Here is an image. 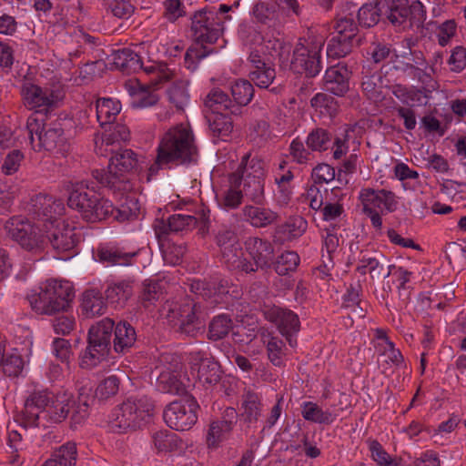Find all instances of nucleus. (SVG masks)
Here are the masks:
<instances>
[{
    "label": "nucleus",
    "instance_id": "14",
    "mask_svg": "<svg viewBox=\"0 0 466 466\" xmlns=\"http://www.w3.org/2000/svg\"><path fill=\"white\" fill-rule=\"evenodd\" d=\"M30 143L34 149L54 150L63 142V129L55 126H45L37 115L32 114L26 121Z\"/></svg>",
    "mask_w": 466,
    "mask_h": 466
},
{
    "label": "nucleus",
    "instance_id": "53",
    "mask_svg": "<svg viewBox=\"0 0 466 466\" xmlns=\"http://www.w3.org/2000/svg\"><path fill=\"white\" fill-rule=\"evenodd\" d=\"M265 178H241L243 194L251 201L261 203L264 199Z\"/></svg>",
    "mask_w": 466,
    "mask_h": 466
},
{
    "label": "nucleus",
    "instance_id": "50",
    "mask_svg": "<svg viewBox=\"0 0 466 466\" xmlns=\"http://www.w3.org/2000/svg\"><path fill=\"white\" fill-rule=\"evenodd\" d=\"M234 104L247 106L254 96V87L248 80L238 79L230 86Z\"/></svg>",
    "mask_w": 466,
    "mask_h": 466
},
{
    "label": "nucleus",
    "instance_id": "40",
    "mask_svg": "<svg viewBox=\"0 0 466 466\" xmlns=\"http://www.w3.org/2000/svg\"><path fill=\"white\" fill-rule=\"evenodd\" d=\"M301 415L305 420L329 425L337 419V414L330 410H323L317 403L305 401L301 405Z\"/></svg>",
    "mask_w": 466,
    "mask_h": 466
},
{
    "label": "nucleus",
    "instance_id": "36",
    "mask_svg": "<svg viewBox=\"0 0 466 466\" xmlns=\"http://www.w3.org/2000/svg\"><path fill=\"white\" fill-rule=\"evenodd\" d=\"M152 448L157 454H167L182 448V441L168 430H160L152 433Z\"/></svg>",
    "mask_w": 466,
    "mask_h": 466
},
{
    "label": "nucleus",
    "instance_id": "19",
    "mask_svg": "<svg viewBox=\"0 0 466 466\" xmlns=\"http://www.w3.org/2000/svg\"><path fill=\"white\" fill-rule=\"evenodd\" d=\"M199 307L197 304L187 300L183 304H175L168 309V315L171 322L179 326L182 333L195 337L204 328L203 321L198 316Z\"/></svg>",
    "mask_w": 466,
    "mask_h": 466
},
{
    "label": "nucleus",
    "instance_id": "11",
    "mask_svg": "<svg viewBox=\"0 0 466 466\" xmlns=\"http://www.w3.org/2000/svg\"><path fill=\"white\" fill-rule=\"evenodd\" d=\"M199 405L192 396L172 401L163 412L167 425L176 431H187L192 428L198 420Z\"/></svg>",
    "mask_w": 466,
    "mask_h": 466
},
{
    "label": "nucleus",
    "instance_id": "52",
    "mask_svg": "<svg viewBox=\"0 0 466 466\" xmlns=\"http://www.w3.org/2000/svg\"><path fill=\"white\" fill-rule=\"evenodd\" d=\"M208 121L212 134L222 139L228 137L233 130V122L228 113L213 114Z\"/></svg>",
    "mask_w": 466,
    "mask_h": 466
},
{
    "label": "nucleus",
    "instance_id": "27",
    "mask_svg": "<svg viewBox=\"0 0 466 466\" xmlns=\"http://www.w3.org/2000/svg\"><path fill=\"white\" fill-rule=\"evenodd\" d=\"M245 248L257 268L270 267L274 258V248L270 241L258 237H249L245 241Z\"/></svg>",
    "mask_w": 466,
    "mask_h": 466
},
{
    "label": "nucleus",
    "instance_id": "8",
    "mask_svg": "<svg viewBox=\"0 0 466 466\" xmlns=\"http://www.w3.org/2000/svg\"><path fill=\"white\" fill-rule=\"evenodd\" d=\"M216 243L220 249L224 262L229 268L239 269L246 273L257 270L253 263L243 258L241 245L234 230L228 228L219 229L216 234Z\"/></svg>",
    "mask_w": 466,
    "mask_h": 466
},
{
    "label": "nucleus",
    "instance_id": "58",
    "mask_svg": "<svg viewBox=\"0 0 466 466\" xmlns=\"http://www.w3.org/2000/svg\"><path fill=\"white\" fill-rule=\"evenodd\" d=\"M289 157L292 161L299 165H308L314 160V154L306 147L304 143L295 138L291 141L289 147Z\"/></svg>",
    "mask_w": 466,
    "mask_h": 466
},
{
    "label": "nucleus",
    "instance_id": "41",
    "mask_svg": "<svg viewBox=\"0 0 466 466\" xmlns=\"http://www.w3.org/2000/svg\"><path fill=\"white\" fill-rule=\"evenodd\" d=\"M244 219L251 226L264 228L277 220L278 215L269 208L246 206L242 209Z\"/></svg>",
    "mask_w": 466,
    "mask_h": 466
},
{
    "label": "nucleus",
    "instance_id": "20",
    "mask_svg": "<svg viewBox=\"0 0 466 466\" xmlns=\"http://www.w3.org/2000/svg\"><path fill=\"white\" fill-rule=\"evenodd\" d=\"M264 318L273 323L280 334L286 337L289 344L294 347L297 344L293 335L299 330V319L296 313L288 309L275 305H266L263 309Z\"/></svg>",
    "mask_w": 466,
    "mask_h": 466
},
{
    "label": "nucleus",
    "instance_id": "54",
    "mask_svg": "<svg viewBox=\"0 0 466 466\" xmlns=\"http://www.w3.org/2000/svg\"><path fill=\"white\" fill-rule=\"evenodd\" d=\"M108 350L93 347V344L88 342V346L80 357L79 365L83 369L91 370L100 364L107 356Z\"/></svg>",
    "mask_w": 466,
    "mask_h": 466
},
{
    "label": "nucleus",
    "instance_id": "28",
    "mask_svg": "<svg viewBox=\"0 0 466 466\" xmlns=\"http://www.w3.org/2000/svg\"><path fill=\"white\" fill-rule=\"evenodd\" d=\"M125 88L131 96V106L134 108H146L155 106L158 100V95L141 84L137 79H130L125 83Z\"/></svg>",
    "mask_w": 466,
    "mask_h": 466
},
{
    "label": "nucleus",
    "instance_id": "43",
    "mask_svg": "<svg viewBox=\"0 0 466 466\" xmlns=\"http://www.w3.org/2000/svg\"><path fill=\"white\" fill-rule=\"evenodd\" d=\"M105 293L110 304L123 307L133 295V286L127 280L112 282L107 286Z\"/></svg>",
    "mask_w": 466,
    "mask_h": 466
},
{
    "label": "nucleus",
    "instance_id": "42",
    "mask_svg": "<svg viewBox=\"0 0 466 466\" xmlns=\"http://www.w3.org/2000/svg\"><path fill=\"white\" fill-rule=\"evenodd\" d=\"M121 111V104L113 98H98L96 103V119L100 126L113 124Z\"/></svg>",
    "mask_w": 466,
    "mask_h": 466
},
{
    "label": "nucleus",
    "instance_id": "22",
    "mask_svg": "<svg viewBox=\"0 0 466 466\" xmlns=\"http://www.w3.org/2000/svg\"><path fill=\"white\" fill-rule=\"evenodd\" d=\"M359 199L362 211H378L381 214L394 212L399 205L396 195L387 189L364 187L360 191Z\"/></svg>",
    "mask_w": 466,
    "mask_h": 466
},
{
    "label": "nucleus",
    "instance_id": "29",
    "mask_svg": "<svg viewBox=\"0 0 466 466\" xmlns=\"http://www.w3.org/2000/svg\"><path fill=\"white\" fill-rule=\"evenodd\" d=\"M198 219L190 215L174 214L170 216L167 222L157 220L154 228L157 238L168 234L169 232H178L193 228L197 226Z\"/></svg>",
    "mask_w": 466,
    "mask_h": 466
},
{
    "label": "nucleus",
    "instance_id": "35",
    "mask_svg": "<svg viewBox=\"0 0 466 466\" xmlns=\"http://www.w3.org/2000/svg\"><path fill=\"white\" fill-rule=\"evenodd\" d=\"M114 321L105 318L93 325L88 332V342L93 347L101 348L109 351Z\"/></svg>",
    "mask_w": 466,
    "mask_h": 466
},
{
    "label": "nucleus",
    "instance_id": "34",
    "mask_svg": "<svg viewBox=\"0 0 466 466\" xmlns=\"http://www.w3.org/2000/svg\"><path fill=\"white\" fill-rule=\"evenodd\" d=\"M130 138L129 128L123 124H116L108 132L95 139L96 152L101 156L107 153V148H103L104 146L108 147L116 143L127 142Z\"/></svg>",
    "mask_w": 466,
    "mask_h": 466
},
{
    "label": "nucleus",
    "instance_id": "61",
    "mask_svg": "<svg viewBox=\"0 0 466 466\" xmlns=\"http://www.w3.org/2000/svg\"><path fill=\"white\" fill-rule=\"evenodd\" d=\"M299 264V256L295 251H285L278 257L275 262V270L280 276L297 268Z\"/></svg>",
    "mask_w": 466,
    "mask_h": 466
},
{
    "label": "nucleus",
    "instance_id": "21",
    "mask_svg": "<svg viewBox=\"0 0 466 466\" xmlns=\"http://www.w3.org/2000/svg\"><path fill=\"white\" fill-rule=\"evenodd\" d=\"M76 228L66 221L57 222L54 227H49V231H44L45 240L47 238L53 248L58 254L67 253L62 258L66 259L76 254V248L79 242V237L76 233Z\"/></svg>",
    "mask_w": 466,
    "mask_h": 466
},
{
    "label": "nucleus",
    "instance_id": "12",
    "mask_svg": "<svg viewBox=\"0 0 466 466\" xmlns=\"http://www.w3.org/2000/svg\"><path fill=\"white\" fill-rule=\"evenodd\" d=\"M138 160L131 149L116 151L111 157L107 170H95L94 177L104 186L115 187L116 183L137 167Z\"/></svg>",
    "mask_w": 466,
    "mask_h": 466
},
{
    "label": "nucleus",
    "instance_id": "5",
    "mask_svg": "<svg viewBox=\"0 0 466 466\" xmlns=\"http://www.w3.org/2000/svg\"><path fill=\"white\" fill-rule=\"evenodd\" d=\"M325 38L321 35L310 33L307 37L299 38L290 63L291 69L297 74L315 76L321 70V50Z\"/></svg>",
    "mask_w": 466,
    "mask_h": 466
},
{
    "label": "nucleus",
    "instance_id": "1",
    "mask_svg": "<svg viewBox=\"0 0 466 466\" xmlns=\"http://www.w3.org/2000/svg\"><path fill=\"white\" fill-rule=\"evenodd\" d=\"M26 299L35 313L53 315L68 309L74 299V289L67 280L50 279L32 289Z\"/></svg>",
    "mask_w": 466,
    "mask_h": 466
},
{
    "label": "nucleus",
    "instance_id": "33",
    "mask_svg": "<svg viewBox=\"0 0 466 466\" xmlns=\"http://www.w3.org/2000/svg\"><path fill=\"white\" fill-rule=\"evenodd\" d=\"M361 88L370 99L377 100L381 96L382 76L376 67L363 66L361 71Z\"/></svg>",
    "mask_w": 466,
    "mask_h": 466
},
{
    "label": "nucleus",
    "instance_id": "46",
    "mask_svg": "<svg viewBox=\"0 0 466 466\" xmlns=\"http://www.w3.org/2000/svg\"><path fill=\"white\" fill-rule=\"evenodd\" d=\"M241 178H265L264 162L258 157H251L249 154L243 156L241 163L236 172Z\"/></svg>",
    "mask_w": 466,
    "mask_h": 466
},
{
    "label": "nucleus",
    "instance_id": "59",
    "mask_svg": "<svg viewBox=\"0 0 466 466\" xmlns=\"http://www.w3.org/2000/svg\"><path fill=\"white\" fill-rule=\"evenodd\" d=\"M139 210L140 206L137 199L127 197L118 208H115V213L111 217L119 221L129 220L137 217Z\"/></svg>",
    "mask_w": 466,
    "mask_h": 466
},
{
    "label": "nucleus",
    "instance_id": "48",
    "mask_svg": "<svg viewBox=\"0 0 466 466\" xmlns=\"http://www.w3.org/2000/svg\"><path fill=\"white\" fill-rule=\"evenodd\" d=\"M173 76L169 79H175L173 85L167 90L168 100L177 109H183L189 101L187 92L188 82L183 79H177L175 73L172 71Z\"/></svg>",
    "mask_w": 466,
    "mask_h": 466
},
{
    "label": "nucleus",
    "instance_id": "24",
    "mask_svg": "<svg viewBox=\"0 0 466 466\" xmlns=\"http://www.w3.org/2000/svg\"><path fill=\"white\" fill-rule=\"evenodd\" d=\"M248 60L252 66L249 73L250 79L257 86L268 88L276 78V71L269 57L261 55L260 50L256 49L250 53Z\"/></svg>",
    "mask_w": 466,
    "mask_h": 466
},
{
    "label": "nucleus",
    "instance_id": "45",
    "mask_svg": "<svg viewBox=\"0 0 466 466\" xmlns=\"http://www.w3.org/2000/svg\"><path fill=\"white\" fill-rule=\"evenodd\" d=\"M82 309L87 318H95L106 313V304L98 291L91 289L83 294Z\"/></svg>",
    "mask_w": 466,
    "mask_h": 466
},
{
    "label": "nucleus",
    "instance_id": "26",
    "mask_svg": "<svg viewBox=\"0 0 466 466\" xmlns=\"http://www.w3.org/2000/svg\"><path fill=\"white\" fill-rule=\"evenodd\" d=\"M350 73L345 65L332 66L325 72L324 88L335 96H343L350 90Z\"/></svg>",
    "mask_w": 466,
    "mask_h": 466
},
{
    "label": "nucleus",
    "instance_id": "39",
    "mask_svg": "<svg viewBox=\"0 0 466 466\" xmlns=\"http://www.w3.org/2000/svg\"><path fill=\"white\" fill-rule=\"evenodd\" d=\"M135 329L127 321L119 322L115 329L114 350L118 353L127 352L136 343Z\"/></svg>",
    "mask_w": 466,
    "mask_h": 466
},
{
    "label": "nucleus",
    "instance_id": "15",
    "mask_svg": "<svg viewBox=\"0 0 466 466\" xmlns=\"http://www.w3.org/2000/svg\"><path fill=\"white\" fill-rule=\"evenodd\" d=\"M30 206V212L37 218V222L46 232L49 231V227L61 222L60 218L66 211L62 199L45 193L35 196Z\"/></svg>",
    "mask_w": 466,
    "mask_h": 466
},
{
    "label": "nucleus",
    "instance_id": "18",
    "mask_svg": "<svg viewBox=\"0 0 466 466\" xmlns=\"http://www.w3.org/2000/svg\"><path fill=\"white\" fill-rule=\"evenodd\" d=\"M188 365L191 375L205 388L208 389L221 379L219 364L212 358L202 352H191L188 355Z\"/></svg>",
    "mask_w": 466,
    "mask_h": 466
},
{
    "label": "nucleus",
    "instance_id": "64",
    "mask_svg": "<svg viewBox=\"0 0 466 466\" xmlns=\"http://www.w3.org/2000/svg\"><path fill=\"white\" fill-rule=\"evenodd\" d=\"M351 42L350 40L333 35L327 46V56L332 58L345 56L351 50Z\"/></svg>",
    "mask_w": 466,
    "mask_h": 466
},
{
    "label": "nucleus",
    "instance_id": "63",
    "mask_svg": "<svg viewBox=\"0 0 466 466\" xmlns=\"http://www.w3.org/2000/svg\"><path fill=\"white\" fill-rule=\"evenodd\" d=\"M232 329L231 319L225 315L215 317L209 324V339L218 340L224 338Z\"/></svg>",
    "mask_w": 466,
    "mask_h": 466
},
{
    "label": "nucleus",
    "instance_id": "23",
    "mask_svg": "<svg viewBox=\"0 0 466 466\" xmlns=\"http://www.w3.org/2000/svg\"><path fill=\"white\" fill-rule=\"evenodd\" d=\"M54 394L46 389H35L28 393L21 412L25 427L37 426L40 414H45Z\"/></svg>",
    "mask_w": 466,
    "mask_h": 466
},
{
    "label": "nucleus",
    "instance_id": "31",
    "mask_svg": "<svg viewBox=\"0 0 466 466\" xmlns=\"http://www.w3.org/2000/svg\"><path fill=\"white\" fill-rule=\"evenodd\" d=\"M73 399L71 393L67 391L58 392L54 395L51 402L46 408L45 416L52 422H61L68 415L72 407Z\"/></svg>",
    "mask_w": 466,
    "mask_h": 466
},
{
    "label": "nucleus",
    "instance_id": "30",
    "mask_svg": "<svg viewBox=\"0 0 466 466\" xmlns=\"http://www.w3.org/2000/svg\"><path fill=\"white\" fill-rule=\"evenodd\" d=\"M231 287L228 280L214 279L211 281L194 280L191 290L203 298L214 297V302L218 303L222 297L231 292Z\"/></svg>",
    "mask_w": 466,
    "mask_h": 466
},
{
    "label": "nucleus",
    "instance_id": "16",
    "mask_svg": "<svg viewBox=\"0 0 466 466\" xmlns=\"http://www.w3.org/2000/svg\"><path fill=\"white\" fill-rule=\"evenodd\" d=\"M349 130L345 129L343 133L334 137L329 130L321 127L312 129L307 136L306 145L311 151H326L329 148L333 150V157L339 159L345 156L349 150Z\"/></svg>",
    "mask_w": 466,
    "mask_h": 466
},
{
    "label": "nucleus",
    "instance_id": "17",
    "mask_svg": "<svg viewBox=\"0 0 466 466\" xmlns=\"http://www.w3.org/2000/svg\"><path fill=\"white\" fill-rule=\"evenodd\" d=\"M223 23L218 13L212 11L195 13L191 23L195 40L201 45L216 43L223 32Z\"/></svg>",
    "mask_w": 466,
    "mask_h": 466
},
{
    "label": "nucleus",
    "instance_id": "10",
    "mask_svg": "<svg viewBox=\"0 0 466 466\" xmlns=\"http://www.w3.org/2000/svg\"><path fill=\"white\" fill-rule=\"evenodd\" d=\"M116 65L127 73L143 69L145 74L150 77L149 82L152 86L168 81L173 76L172 70L165 64L154 63L144 66L139 56L128 48L117 52Z\"/></svg>",
    "mask_w": 466,
    "mask_h": 466
},
{
    "label": "nucleus",
    "instance_id": "9",
    "mask_svg": "<svg viewBox=\"0 0 466 466\" xmlns=\"http://www.w3.org/2000/svg\"><path fill=\"white\" fill-rule=\"evenodd\" d=\"M20 95L24 106L35 115L56 107L64 97L60 89L42 87L29 80L22 83Z\"/></svg>",
    "mask_w": 466,
    "mask_h": 466
},
{
    "label": "nucleus",
    "instance_id": "2",
    "mask_svg": "<svg viewBox=\"0 0 466 466\" xmlns=\"http://www.w3.org/2000/svg\"><path fill=\"white\" fill-rule=\"evenodd\" d=\"M159 159L176 164H191L198 160L194 134L187 124H177L163 133L157 148Z\"/></svg>",
    "mask_w": 466,
    "mask_h": 466
},
{
    "label": "nucleus",
    "instance_id": "37",
    "mask_svg": "<svg viewBox=\"0 0 466 466\" xmlns=\"http://www.w3.org/2000/svg\"><path fill=\"white\" fill-rule=\"evenodd\" d=\"M307 227L308 222L302 217H291L276 228L275 238L280 242L290 241L301 237Z\"/></svg>",
    "mask_w": 466,
    "mask_h": 466
},
{
    "label": "nucleus",
    "instance_id": "32",
    "mask_svg": "<svg viewBox=\"0 0 466 466\" xmlns=\"http://www.w3.org/2000/svg\"><path fill=\"white\" fill-rule=\"evenodd\" d=\"M99 261L107 266H128L132 259L137 256L136 252H126L122 248L115 246H100L96 254Z\"/></svg>",
    "mask_w": 466,
    "mask_h": 466
},
{
    "label": "nucleus",
    "instance_id": "25",
    "mask_svg": "<svg viewBox=\"0 0 466 466\" xmlns=\"http://www.w3.org/2000/svg\"><path fill=\"white\" fill-rule=\"evenodd\" d=\"M351 255L350 260L351 263L357 262L356 271L360 275L370 274L371 279H379L382 275L383 263L381 258L383 255L370 249H360L358 254L353 252V247L350 246Z\"/></svg>",
    "mask_w": 466,
    "mask_h": 466
},
{
    "label": "nucleus",
    "instance_id": "7",
    "mask_svg": "<svg viewBox=\"0 0 466 466\" xmlns=\"http://www.w3.org/2000/svg\"><path fill=\"white\" fill-rule=\"evenodd\" d=\"M5 228L8 236L23 248L32 252L44 248V228L38 222L33 224L22 216H14L5 222Z\"/></svg>",
    "mask_w": 466,
    "mask_h": 466
},
{
    "label": "nucleus",
    "instance_id": "57",
    "mask_svg": "<svg viewBox=\"0 0 466 466\" xmlns=\"http://www.w3.org/2000/svg\"><path fill=\"white\" fill-rule=\"evenodd\" d=\"M76 458V444L68 441L56 449L51 459L55 460L58 466H75Z\"/></svg>",
    "mask_w": 466,
    "mask_h": 466
},
{
    "label": "nucleus",
    "instance_id": "6",
    "mask_svg": "<svg viewBox=\"0 0 466 466\" xmlns=\"http://www.w3.org/2000/svg\"><path fill=\"white\" fill-rule=\"evenodd\" d=\"M379 7L382 15L395 26L419 25L426 17V11L420 1L410 5L408 0H379Z\"/></svg>",
    "mask_w": 466,
    "mask_h": 466
},
{
    "label": "nucleus",
    "instance_id": "62",
    "mask_svg": "<svg viewBox=\"0 0 466 466\" xmlns=\"http://www.w3.org/2000/svg\"><path fill=\"white\" fill-rule=\"evenodd\" d=\"M383 16L379 7V0L375 5H364L358 12V21L360 25L370 27L376 25L380 17Z\"/></svg>",
    "mask_w": 466,
    "mask_h": 466
},
{
    "label": "nucleus",
    "instance_id": "3",
    "mask_svg": "<svg viewBox=\"0 0 466 466\" xmlns=\"http://www.w3.org/2000/svg\"><path fill=\"white\" fill-rule=\"evenodd\" d=\"M155 405L147 396H132L116 406L108 417L110 430L125 433L144 426L153 416Z\"/></svg>",
    "mask_w": 466,
    "mask_h": 466
},
{
    "label": "nucleus",
    "instance_id": "56",
    "mask_svg": "<svg viewBox=\"0 0 466 466\" xmlns=\"http://www.w3.org/2000/svg\"><path fill=\"white\" fill-rule=\"evenodd\" d=\"M311 106L322 116H333L338 111V102L329 95L318 93L311 98Z\"/></svg>",
    "mask_w": 466,
    "mask_h": 466
},
{
    "label": "nucleus",
    "instance_id": "38",
    "mask_svg": "<svg viewBox=\"0 0 466 466\" xmlns=\"http://www.w3.org/2000/svg\"><path fill=\"white\" fill-rule=\"evenodd\" d=\"M205 106L209 108L213 114L227 113L236 114L238 107L228 97V94L218 88L212 89L205 98Z\"/></svg>",
    "mask_w": 466,
    "mask_h": 466
},
{
    "label": "nucleus",
    "instance_id": "55",
    "mask_svg": "<svg viewBox=\"0 0 466 466\" xmlns=\"http://www.w3.org/2000/svg\"><path fill=\"white\" fill-rule=\"evenodd\" d=\"M371 459L378 466H402L399 461L391 458L377 440L367 441Z\"/></svg>",
    "mask_w": 466,
    "mask_h": 466
},
{
    "label": "nucleus",
    "instance_id": "13",
    "mask_svg": "<svg viewBox=\"0 0 466 466\" xmlns=\"http://www.w3.org/2000/svg\"><path fill=\"white\" fill-rule=\"evenodd\" d=\"M193 385L194 382L185 372L178 356L171 358V361L163 368L157 380L158 390L177 395L186 393Z\"/></svg>",
    "mask_w": 466,
    "mask_h": 466
},
{
    "label": "nucleus",
    "instance_id": "4",
    "mask_svg": "<svg viewBox=\"0 0 466 466\" xmlns=\"http://www.w3.org/2000/svg\"><path fill=\"white\" fill-rule=\"evenodd\" d=\"M67 206L77 211L83 219L92 223L106 219L115 213L112 202L90 190L83 181L71 184Z\"/></svg>",
    "mask_w": 466,
    "mask_h": 466
},
{
    "label": "nucleus",
    "instance_id": "49",
    "mask_svg": "<svg viewBox=\"0 0 466 466\" xmlns=\"http://www.w3.org/2000/svg\"><path fill=\"white\" fill-rule=\"evenodd\" d=\"M262 404L259 396L247 391L242 397L241 416L249 422L257 421L261 415Z\"/></svg>",
    "mask_w": 466,
    "mask_h": 466
},
{
    "label": "nucleus",
    "instance_id": "44",
    "mask_svg": "<svg viewBox=\"0 0 466 466\" xmlns=\"http://www.w3.org/2000/svg\"><path fill=\"white\" fill-rule=\"evenodd\" d=\"M243 195L238 174H230L228 176V187L221 196V205L227 209H235L241 204Z\"/></svg>",
    "mask_w": 466,
    "mask_h": 466
},
{
    "label": "nucleus",
    "instance_id": "51",
    "mask_svg": "<svg viewBox=\"0 0 466 466\" xmlns=\"http://www.w3.org/2000/svg\"><path fill=\"white\" fill-rule=\"evenodd\" d=\"M232 428L226 421L215 420L210 423L207 434V444L208 447L217 448L222 441H226L231 434Z\"/></svg>",
    "mask_w": 466,
    "mask_h": 466
},
{
    "label": "nucleus",
    "instance_id": "60",
    "mask_svg": "<svg viewBox=\"0 0 466 466\" xmlns=\"http://www.w3.org/2000/svg\"><path fill=\"white\" fill-rule=\"evenodd\" d=\"M119 385L120 380L116 375H110L97 385L95 396L100 400H106L117 394Z\"/></svg>",
    "mask_w": 466,
    "mask_h": 466
},
{
    "label": "nucleus",
    "instance_id": "47",
    "mask_svg": "<svg viewBox=\"0 0 466 466\" xmlns=\"http://www.w3.org/2000/svg\"><path fill=\"white\" fill-rule=\"evenodd\" d=\"M261 342L266 345L270 362L275 366H281L286 354L282 339L264 331L261 333Z\"/></svg>",
    "mask_w": 466,
    "mask_h": 466
}]
</instances>
